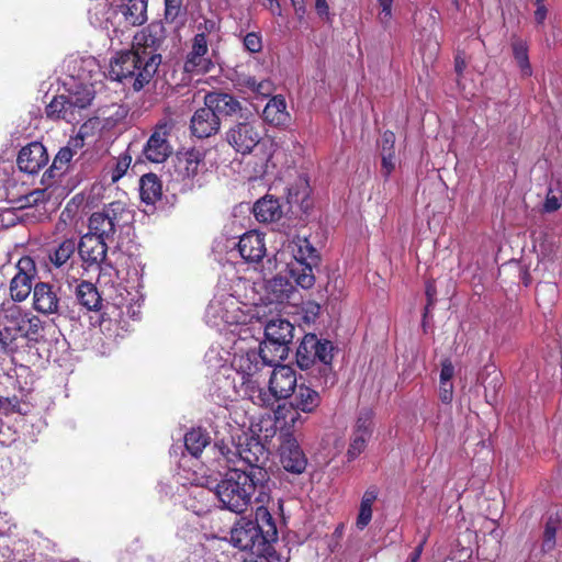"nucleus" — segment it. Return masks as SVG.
Instances as JSON below:
<instances>
[{
    "label": "nucleus",
    "mask_w": 562,
    "mask_h": 562,
    "mask_svg": "<svg viewBox=\"0 0 562 562\" xmlns=\"http://www.w3.org/2000/svg\"><path fill=\"white\" fill-rule=\"evenodd\" d=\"M269 492V484H257L241 468L229 470L214 487L222 507L236 514L247 510L255 494V501L265 504L270 498Z\"/></svg>",
    "instance_id": "1"
},
{
    "label": "nucleus",
    "mask_w": 562,
    "mask_h": 562,
    "mask_svg": "<svg viewBox=\"0 0 562 562\" xmlns=\"http://www.w3.org/2000/svg\"><path fill=\"white\" fill-rule=\"evenodd\" d=\"M161 64V55L133 49L117 53L110 63L111 79L130 85L135 91L149 83Z\"/></svg>",
    "instance_id": "2"
},
{
    "label": "nucleus",
    "mask_w": 562,
    "mask_h": 562,
    "mask_svg": "<svg viewBox=\"0 0 562 562\" xmlns=\"http://www.w3.org/2000/svg\"><path fill=\"white\" fill-rule=\"evenodd\" d=\"M333 351L331 341L318 339L315 334H306L296 350V363L302 370L314 368L324 380V384H333Z\"/></svg>",
    "instance_id": "3"
},
{
    "label": "nucleus",
    "mask_w": 562,
    "mask_h": 562,
    "mask_svg": "<svg viewBox=\"0 0 562 562\" xmlns=\"http://www.w3.org/2000/svg\"><path fill=\"white\" fill-rule=\"evenodd\" d=\"M293 257L289 263V273L302 289H311L315 283L313 268L318 266L319 255L306 237L295 236L288 244Z\"/></svg>",
    "instance_id": "4"
},
{
    "label": "nucleus",
    "mask_w": 562,
    "mask_h": 562,
    "mask_svg": "<svg viewBox=\"0 0 562 562\" xmlns=\"http://www.w3.org/2000/svg\"><path fill=\"white\" fill-rule=\"evenodd\" d=\"M133 220L132 211L121 201L105 205L101 211L93 212L88 222L89 232L102 240H112L117 229L128 225Z\"/></svg>",
    "instance_id": "5"
},
{
    "label": "nucleus",
    "mask_w": 562,
    "mask_h": 562,
    "mask_svg": "<svg viewBox=\"0 0 562 562\" xmlns=\"http://www.w3.org/2000/svg\"><path fill=\"white\" fill-rule=\"evenodd\" d=\"M238 456L243 465L240 467L246 474L252 477L257 484H269V473L265 465L269 459V452L263 443L257 438H249L238 448Z\"/></svg>",
    "instance_id": "6"
},
{
    "label": "nucleus",
    "mask_w": 562,
    "mask_h": 562,
    "mask_svg": "<svg viewBox=\"0 0 562 562\" xmlns=\"http://www.w3.org/2000/svg\"><path fill=\"white\" fill-rule=\"evenodd\" d=\"M225 139L236 153L248 155L260 144V124L252 114H248L226 131Z\"/></svg>",
    "instance_id": "7"
},
{
    "label": "nucleus",
    "mask_w": 562,
    "mask_h": 562,
    "mask_svg": "<svg viewBox=\"0 0 562 562\" xmlns=\"http://www.w3.org/2000/svg\"><path fill=\"white\" fill-rule=\"evenodd\" d=\"M26 326L23 310L15 305L0 308V352L12 353L16 350V340Z\"/></svg>",
    "instance_id": "8"
},
{
    "label": "nucleus",
    "mask_w": 562,
    "mask_h": 562,
    "mask_svg": "<svg viewBox=\"0 0 562 562\" xmlns=\"http://www.w3.org/2000/svg\"><path fill=\"white\" fill-rule=\"evenodd\" d=\"M279 361L269 352L268 345H259L258 349H249L236 353L232 361V368L240 380L258 378L259 372L266 367H272Z\"/></svg>",
    "instance_id": "9"
},
{
    "label": "nucleus",
    "mask_w": 562,
    "mask_h": 562,
    "mask_svg": "<svg viewBox=\"0 0 562 562\" xmlns=\"http://www.w3.org/2000/svg\"><path fill=\"white\" fill-rule=\"evenodd\" d=\"M294 326L285 318L273 317L269 319L265 326L266 341L261 345L269 346V352L277 357L278 360H282L288 356L289 345L293 340Z\"/></svg>",
    "instance_id": "10"
},
{
    "label": "nucleus",
    "mask_w": 562,
    "mask_h": 562,
    "mask_svg": "<svg viewBox=\"0 0 562 562\" xmlns=\"http://www.w3.org/2000/svg\"><path fill=\"white\" fill-rule=\"evenodd\" d=\"M106 241L94 235L85 234L78 243V254L87 268L97 267L101 271L114 270L113 265L106 260Z\"/></svg>",
    "instance_id": "11"
},
{
    "label": "nucleus",
    "mask_w": 562,
    "mask_h": 562,
    "mask_svg": "<svg viewBox=\"0 0 562 562\" xmlns=\"http://www.w3.org/2000/svg\"><path fill=\"white\" fill-rule=\"evenodd\" d=\"M280 463L290 473L301 474L307 467V458L292 434H283L279 448Z\"/></svg>",
    "instance_id": "12"
},
{
    "label": "nucleus",
    "mask_w": 562,
    "mask_h": 562,
    "mask_svg": "<svg viewBox=\"0 0 562 562\" xmlns=\"http://www.w3.org/2000/svg\"><path fill=\"white\" fill-rule=\"evenodd\" d=\"M16 270L10 282V294L13 301L23 302L34 289L35 263L31 257H22L16 263Z\"/></svg>",
    "instance_id": "13"
},
{
    "label": "nucleus",
    "mask_w": 562,
    "mask_h": 562,
    "mask_svg": "<svg viewBox=\"0 0 562 562\" xmlns=\"http://www.w3.org/2000/svg\"><path fill=\"white\" fill-rule=\"evenodd\" d=\"M170 131L171 126L168 123H161L155 127L143 148V154L147 160L160 164L172 154V146L169 143Z\"/></svg>",
    "instance_id": "14"
},
{
    "label": "nucleus",
    "mask_w": 562,
    "mask_h": 562,
    "mask_svg": "<svg viewBox=\"0 0 562 562\" xmlns=\"http://www.w3.org/2000/svg\"><path fill=\"white\" fill-rule=\"evenodd\" d=\"M209 45L205 33H198L192 40V47L187 55L183 69L188 74H205L213 67L207 56Z\"/></svg>",
    "instance_id": "15"
},
{
    "label": "nucleus",
    "mask_w": 562,
    "mask_h": 562,
    "mask_svg": "<svg viewBox=\"0 0 562 562\" xmlns=\"http://www.w3.org/2000/svg\"><path fill=\"white\" fill-rule=\"evenodd\" d=\"M204 104L211 106L217 117L235 116L239 119L251 115V112L232 94L223 92H209L204 97Z\"/></svg>",
    "instance_id": "16"
},
{
    "label": "nucleus",
    "mask_w": 562,
    "mask_h": 562,
    "mask_svg": "<svg viewBox=\"0 0 562 562\" xmlns=\"http://www.w3.org/2000/svg\"><path fill=\"white\" fill-rule=\"evenodd\" d=\"M295 371L285 364L277 366L269 380V393L272 395V404L277 398H288L296 390Z\"/></svg>",
    "instance_id": "17"
},
{
    "label": "nucleus",
    "mask_w": 562,
    "mask_h": 562,
    "mask_svg": "<svg viewBox=\"0 0 562 562\" xmlns=\"http://www.w3.org/2000/svg\"><path fill=\"white\" fill-rule=\"evenodd\" d=\"M33 307L44 315L63 314L58 290L46 282H38L33 289Z\"/></svg>",
    "instance_id": "18"
},
{
    "label": "nucleus",
    "mask_w": 562,
    "mask_h": 562,
    "mask_svg": "<svg viewBox=\"0 0 562 562\" xmlns=\"http://www.w3.org/2000/svg\"><path fill=\"white\" fill-rule=\"evenodd\" d=\"M232 541L235 547L260 555L266 551L267 542L248 521L232 531Z\"/></svg>",
    "instance_id": "19"
},
{
    "label": "nucleus",
    "mask_w": 562,
    "mask_h": 562,
    "mask_svg": "<svg viewBox=\"0 0 562 562\" xmlns=\"http://www.w3.org/2000/svg\"><path fill=\"white\" fill-rule=\"evenodd\" d=\"M48 162V154L43 144L33 142L23 147L16 159L18 167L25 173H36Z\"/></svg>",
    "instance_id": "20"
},
{
    "label": "nucleus",
    "mask_w": 562,
    "mask_h": 562,
    "mask_svg": "<svg viewBox=\"0 0 562 562\" xmlns=\"http://www.w3.org/2000/svg\"><path fill=\"white\" fill-rule=\"evenodd\" d=\"M221 128L220 117L216 116L211 106L204 104L198 109L191 117L190 130L198 138H207L215 135Z\"/></svg>",
    "instance_id": "21"
},
{
    "label": "nucleus",
    "mask_w": 562,
    "mask_h": 562,
    "mask_svg": "<svg viewBox=\"0 0 562 562\" xmlns=\"http://www.w3.org/2000/svg\"><path fill=\"white\" fill-rule=\"evenodd\" d=\"M166 38V31L161 22H153L139 34L135 36L134 47L139 50H146L158 54L157 49L162 45Z\"/></svg>",
    "instance_id": "22"
},
{
    "label": "nucleus",
    "mask_w": 562,
    "mask_h": 562,
    "mask_svg": "<svg viewBox=\"0 0 562 562\" xmlns=\"http://www.w3.org/2000/svg\"><path fill=\"white\" fill-rule=\"evenodd\" d=\"M234 389L236 395L248 398L259 407L272 405V395L261 387L258 378L240 380L239 385L235 384Z\"/></svg>",
    "instance_id": "23"
},
{
    "label": "nucleus",
    "mask_w": 562,
    "mask_h": 562,
    "mask_svg": "<svg viewBox=\"0 0 562 562\" xmlns=\"http://www.w3.org/2000/svg\"><path fill=\"white\" fill-rule=\"evenodd\" d=\"M237 247L243 259L248 262H258L266 254L263 237L257 232H248L244 234L240 237Z\"/></svg>",
    "instance_id": "24"
},
{
    "label": "nucleus",
    "mask_w": 562,
    "mask_h": 562,
    "mask_svg": "<svg viewBox=\"0 0 562 562\" xmlns=\"http://www.w3.org/2000/svg\"><path fill=\"white\" fill-rule=\"evenodd\" d=\"M263 120L273 126H283L290 122V114L286 111L284 97L273 95L262 111Z\"/></svg>",
    "instance_id": "25"
},
{
    "label": "nucleus",
    "mask_w": 562,
    "mask_h": 562,
    "mask_svg": "<svg viewBox=\"0 0 562 562\" xmlns=\"http://www.w3.org/2000/svg\"><path fill=\"white\" fill-rule=\"evenodd\" d=\"M252 524L258 535H261L263 540L269 544L278 539V530L276 522L268 510V508L260 504L255 513V520L248 521Z\"/></svg>",
    "instance_id": "26"
},
{
    "label": "nucleus",
    "mask_w": 562,
    "mask_h": 562,
    "mask_svg": "<svg viewBox=\"0 0 562 562\" xmlns=\"http://www.w3.org/2000/svg\"><path fill=\"white\" fill-rule=\"evenodd\" d=\"M310 194V182L307 178L301 176L289 187L286 200L289 204L296 205L301 211L307 212L312 206Z\"/></svg>",
    "instance_id": "27"
},
{
    "label": "nucleus",
    "mask_w": 562,
    "mask_h": 562,
    "mask_svg": "<svg viewBox=\"0 0 562 562\" xmlns=\"http://www.w3.org/2000/svg\"><path fill=\"white\" fill-rule=\"evenodd\" d=\"M293 395L290 404L306 414L314 413L322 402L319 393L304 384L299 385Z\"/></svg>",
    "instance_id": "28"
},
{
    "label": "nucleus",
    "mask_w": 562,
    "mask_h": 562,
    "mask_svg": "<svg viewBox=\"0 0 562 562\" xmlns=\"http://www.w3.org/2000/svg\"><path fill=\"white\" fill-rule=\"evenodd\" d=\"M46 115L52 120H64L68 123L78 121L72 102L67 95L55 97L46 106Z\"/></svg>",
    "instance_id": "29"
},
{
    "label": "nucleus",
    "mask_w": 562,
    "mask_h": 562,
    "mask_svg": "<svg viewBox=\"0 0 562 562\" xmlns=\"http://www.w3.org/2000/svg\"><path fill=\"white\" fill-rule=\"evenodd\" d=\"M200 164L201 158L198 151L183 153L176 157L175 172L182 180L191 179L198 175Z\"/></svg>",
    "instance_id": "30"
},
{
    "label": "nucleus",
    "mask_w": 562,
    "mask_h": 562,
    "mask_svg": "<svg viewBox=\"0 0 562 562\" xmlns=\"http://www.w3.org/2000/svg\"><path fill=\"white\" fill-rule=\"evenodd\" d=\"M254 214L259 222L272 223L281 218L282 210L279 200L265 196L254 205Z\"/></svg>",
    "instance_id": "31"
},
{
    "label": "nucleus",
    "mask_w": 562,
    "mask_h": 562,
    "mask_svg": "<svg viewBox=\"0 0 562 562\" xmlns=\"http://www.w3.org/2000/svg\"><path fill=\"white\" fill-rule=\"evenodd\" d=\"M268 299L270 302L283 303L291 299L294 293L293 284L282 276H276L267 282L266 285Z\"/></svg>",
    "instance_id": "32"
},
{
    "label": "nucleus",
    "mask_w": 562,
    "mask_h": 562,
    "mask_svg": "<svg viewBox=\"0 0 562 562\" xmlns=\"http://www.w3.org/2000/svg\"><path fill=\"white\" fill-rule=\"evenodd\" d=\"M139 194L144 203L155 204L162 195V187L155 173L144 175L139 180Z\"/></svg>",
    "instance_id": "33"
},
{
    "label": "nucleus",
    "mask_w": 562,
    "mask_h": 562,
    "mask_svg": "<svg viewBox=\"0 0 562 562\" xmlns=\"http://www.w3.org/2000/svg\"><path fill=\"white\" fill-rule=\"evenodd\" d=\"M125 22L130 25H142L147 20V0H127L121 5Z\"/></svg>",
    "instance_id": "34"
},
{
    "label": "nucleus",
    "mask_w": 562,
    "mask_h": 562,
    "mask_svg": "<svg viewBox=\"0 0 562 562\" xmlns=\"http://www.w3.org/2000/svg\"><path fill=\"white\" fill-rule=\"evenodd\" d=\"M76 296L79 304L86 307L87 311H98L101 307V296L91 282L82 281L78 284Z\"/></svg>",
    "instance_id": "35"
},
{
    "label": "nucleus",
    "mask_w": 562,
    "mask_h": 562,
    "mask_svg": "<svg viewBox=\"0 0 562 562\" xmlns=\"http://www.w3.org/2000/svg\"><path fill=\"white\" fill-rule=\"evenodd\" d=\"M274 417L277 423L288 428H295L297 425H303L305 422L301 415V411L296 409L292 404L279 405L274 412Z\"/></svg>",
    "instance_id": "36"
},
{
    "label": "nucleus",
    "mask_w": 562,
    "mask_h": 562,
    "mask_svg": "<svg viewBox=\"0 0 562 562\" xmlns=\"http://www.w3.org/2000/svg\"><path fill=\"white\" fill-rule=\"evenodd\" d=\"M209 442L207 432L201 428H193L184 436V446L193 457H198Z\"/></svg>",
    "instance_id": "37"
},
{
    "label": "nucleus",
    "mask_w": 562,
    "mask_h": 562,
    "mask_svg": "<svg viewBox=\"0 0 562 562\" xmlns=\"http://www.w3.org/2000/svg\"><path fill=\"white\" fill-rule=\"evenodd\" d=\"M378 497V491L375 488H368L360 503L359 514L357 518V527L362 530L364 529L372 518V505Z\"/></svg>",
    "instance_id": "38"
},
{
    "label": "nucleus",
    "mask_w": 562,
    "mask_h": 562,
    "mask_svg": "<svg viewBox=\"0 0 562 562\" xmlns=\"http://www.w3.org/2000/svg\"><path fill=\"white\" fill-rule=\"evenodd\" d=\"M75 153L74 150L66 146L59 149L57 155L55 156L52 166L44 173L45 178H52L61 176L68 168L69 162L71 161Z\"/></svg>",
    "instance_id": "39"
},
{
    "label": "nucleus",
    "mask_w": 562,
    "mask_h": 562,
    "mask_svg": "<svg viewBox=\"0 0 562 562\" xmlns=\"http://www.w3.org/2000/svg\"><path fill=\"white\" fill-rule=\"evenodd\" d=\"M240 85L249 89L251 92L260 97H269L274 88L273 83L268 79L257 80L252 76H245L240 79Z\"/></svg>",
    "instance_id": "40"
},
{
    "label": "nucleus",
    "mask_w": 562,
    "mask_h": 562,
    "mask_svg": "<svg viewBox=\"0 0 562 562\" xmlns=\"http://www.w3.org/2000/svg\"><path fill=\"white\" fill-rule=\"evenodd\" d=\"M52 178H44L42 179V182L46 184L44 189H35L23 196V204L22 206H35L40 203H45L52 198V192L49 191V188L52 186Z\"/></svg>",
    "instance_id": "41"
},
{
    "label": "nucleus",
    "mask_w": 562,
    "mask_h": 562,
    "mask_svg": "<svg viewBox=\"0 0 562 562\" xmlns=\"http://www.w3.org/2000/svg\"><path fill=\"white\" fill-rule=\"evenodd\" d=\"M76 249H78V244H76L75 239H66L60 243L59 246L55 249L54 254L50 255V261L56 267H61L68 261Z\"/></svg>",
    "instance_id": "42"
},
{
    "label": "nucleus",
    "mask_w": 562,
    "mask_h": 562,
    "mask_svg": "<svg viewBox=\"0 0 562 562\" xmlns=\"http://www.w3.org/2000/svg\"><path fill=\"white\" fill-rule=\"evenodd\" d=\"M513 53L521 74L530 76L531 66L529 64L527 45L522 41H515L513 43Z\"/></svg>",
    "instance_id": "43"
},
{
    "label": "nucleus",
    "mask_w": 562,
    "mask_h": 562,
    "mask_svg": "<svg viewBox=\"0 0 562 562\" xmlns=\"http://www.w3.org/2000/svg\"><path fill=\"white\" fill-rule=\"evenodd\" d=\"M559 528V520L550 517L546 524L542 541V550L551 551L555 547V536Z\"/></svg>",
    "instance_id": "44"
},
{
    "label": "nucleus",
    "mask_w": 562,
    "mask_h": 562,
    "mask_svg": "<svg viewBox=\"0 0 562 562\" xmlns=\"http://www.w3.org/2000/svg\"><path fill=\"white\" fill-rule=\"evenodd\" d=\"M371 426H372V412L370 409L361 411L357 418L353 434L362 435L364 437L370 438L371 437Z\"/></svg>",
    "instance_id": "45"
},
{
    "label": "nucleus",
    "mask_w": 562,
    "mask_h": 562,
    "mask_svg": "<svg viewBox=\"0 0 562 562\" xmlns=\"http://www.w3.org/2000/svg\"><path fill=\"white\" fill-rule=\"evenodd\" d=\"M68 97L72 102L77 115H79V112L82 109H86L88 105H90L93 99V94L90 89H85L81 93L78 92Z\"/></svg>",
    "instance_id": "46"
},
{
    "label": "nucleus",
    "mask_w": 562,
    "mask_h": 562,
    "mask_svg": "<svg viewBox=\"0 0 562 562\" xmlns=\"http://www.w3.org/2000/svg\"><path fill=\"white\" fill-rule=\"evenodd\" d=\"M368 440H369L368 437L353 434L351 442H350L348 451H347V456H348L349 460L356 459L364 450Z\"/></svg>",
    "instance_id": "47"
},
{
    "label": "nucleus",
    "mask_w": 562,
    "mask_h": 562,
    "mask_svg": "<svg viewBox=\"0 0 562 562\" xmlns=\"http://www.w3.org/2000/svg\"><path fill=\"white\" fill-rule=\"evenodd\" d=\"M182 12V0H165V20L175 22Z\"/></svg>",
    "instance_id": "48"
},
{
    "label": "nucleus",
    "mask_w": 562,
    "mask_h": 562,
    "mask_svg": "<svg viewBox=\"0 0 562 562\" xmlns=\"http://www.w3.org/2000/svg\"><path fill=\"white\" fill-rule=\"evenodd\" d=\"M244 47L249 53H259L262 49V40L259 33L250 32L244 36Z\"/></svg>",
    "instance_id": "49"
},
{
    "label": "nucleus",
    "mask_w": 562,
    "mask_h": 562,
    "mask_svg": "<svg viewBox=\"0 0 562 562\" xmlns=\"http://www.w3.org/2000/svg\"><path fill=\"white\" fill-rule=\"evenodd\" d=\"M24 319H26V326L24 327V331L21 336L29 337L31 335H36L41 329V319L37 316H29L26 313H24Z\"/></svg>",
    "instance_id": "50"
},
{
    "label": "nucleus",
    "mask_w": 562,
    "mask_h": 562,
    "mask_svg": "<svg viewBox=\"0 0 562 562\" xmlns=\"http://www.w3.org/2000/svg\"><path fill=\"white\" fill-rule=\"evenodd\" d=\"M132 158L127 155H123L119 158L115 169L112 173V180L116 181L120 178H122L125 172L127 171L130 165H131Z\"/></svg>",
    "instance_id": "51"
},
{
    "label": "nucleus",
    "mask_w": 562,
    "mask_h": 562,
    "mask_svg": "<svg viewBox=\"0 0 562 562\" xmlns=\"http://www.w3.org/2000/svg\"><path fill=\"white\" fill-rule=\"evenodd\" d=\"M439 398L445 404H450L453 398L452 381H439Z\"/></svg>",
    "instance_id": "52"
},
{
    "label": "nucleus",
    "mask_w": 562,
    "mask_h": 562,
    "mask_svg": "<svg viewBox=\"0 0 562 562\" xmlns=\"http://www.w3.org/2000/svg\"><path fill=\"white\" fill-rule=\"evenodd\" d=\"M382 156V170L385 177H387L395 168V156L394 151H386V146L381 151Z\"/></svg>",
    "instance_id": "53"
},
{
    "label": "nucleus",
    "mask_w": 562,
    "mask_h": 562,
    "mask_svg": "<svg viewBox=\"0 0 562 562\" xmlns=\"http://www.w3.org/2000/svg\"><path fill=\"white\" fill-rule=\"evenodd\" d=\"M393 1L394 0H378L379 5L381 7L379 19L383 24L389 23L392 19Z\"/></svg>",
    "instance_id": "54"
},
{
    "label": "nucleus",
    "mask_w": 562,
    "mask_h": 562,
    "mask_svg": "<svg viewBox=\"0 0 562 562\" xmlns=\"http://www.w3.org/2000/svg\"><path fill=\"white\" fill-rule=\"evenodd\" d=\"M454 375V367L449 359H445L441 362V370L439 381H452Z\"/></svg>",
    "instance_id": "55"
},
{
    "label": "nucleus",
    "mask_w": 562,
    "mask_h": 562,
    "mask_svg": "<svg viewBox=\"0 0 562 562\" xmlns=\"http://www.w3.org/2000/svg\"><path fill=\"white\" fill-rule=\"evenodd\" d=\"M551 193H552V190L550 189L548 194H547L544 204H543V210L546 212H548V213L555 212L561 206L560 202H559V199L555 195L551 194Z\"/></svg>",
    "instance_id": "56"
},
{
    "label": "nucleus",
    "mask_w": 562,
    "mask_h": 562,
    "mask_svg": "<svg viewBox=\"0 0 562 562\" xmlns=\"http://www.w3.org/2000/svg\"><path fill=\"white\" fill-rule=\"evenodd\" d=\"M3 406L0 409L11 411V412H21V404L16 396L13 397H1Z\"/></svg>",
    "instance_id": "57"
},
{
    "label": "nucleus",
    "mask_w": 562,
    "mask_h": 562,
    "mask_svg": "<svg viewBox=\"0 0 562 562\" xmlns=\"http://www.w3.org/2000/svg\"><path fill=\"white\" fill-rule=\"evenodd\" d=\"M395 135L392 132H385L382 136V147L386 146V151H394ZM383 148H381V151Z\"/></svg>",
    "instance_id": "58"
},
{
    "label": "nucleus",
    "mask_w": 562,
    "mask_h": 562,
    "mask_svg": "<svg viewBox=\"0 0 562 562\" xmlns=\"http://www.w3.org/2000/svg\"><path fill=\"white\" fill-rule=\"evenodd\" d=\"M547 8L543 2L537 3V10L535 11V20L538 24H543L547 18Z\"/></svg>",
    "instance_id": "59"
},
{
    "label": "nucleus",
    "mask_w": 562,
    "mask_h": 562,
    "mask_svg": "<svg viewBox=\"0 0 562 562\" xmlns=\"http://www.w3.org/2000/svg\"><path fill=\"white\" fill-rule=\"evenodd\" d=\"M315 10L319 16L329 14V5L326 0H315Z\"/></svg>",
    "instance_id": "60"
},
{
    "label": "nucleus",
    "mask_w": 562,
    "mask_h": 562,
    "mask_svg": "<svg viewBox=\"0 0 562 562\" xmlns=\"http://www.w3.org/2000/svg\"><path fill=\"white\" fill-rule=\"evenodd\" d=\"M467 67L465 59L458 54L454 58V68L458 75H461Z\"/></svg>",
    "instance_id": "61"
},
{
    "label": "nucleus",
    "mask_w": 562,
    "mask_h": 562,
    "mask_svg": "<svg viewBox=\"0 0 562 562\" xmlns=\"http://www.w3.org/2000/svg\"><path fill=\"white\" fill-rule=\"evenodd\" d=\"M292 7L294 9L296 18L300 21H302L304 19V16H305V13H306V7H305L304 1L300 2V4H292Z\"/></svg>",
    "instance_id": "62"
},
{
    "label": "nucleus",
    "mask_w": 562,
    "mask_h": 562,
    "mask_svg": "<svg viewBox=\"0 0 562 562\" xmlns=\"http://www.w3.org/2000/svg\"><path fill=\"white\" fill-rule=\"evenodd\" d=\"M426 295L428 297V304L429 305H432L434 304V301H435V295H436V289L432 284H428L427 288H426Z\"/></svg>",
    "instance_id": "63"
},
{
    "label": "nucleus",
    "mask_w": 562,
    "mask_h": 562,
    "mask_svg": "<svg viewBox=\"0 0 562 562\" xmlns=\"http://www.w3.org/2000/svg\"><path fill=\"white\" fill-rule=\"evenodd\" d=\"M11 555L9 546L4 544L0 547V562H7V559Z\"/></svg>",
    "instance_id": "64"
}]
</instances>
